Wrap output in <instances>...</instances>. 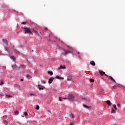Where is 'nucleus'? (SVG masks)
Listing matches in <instances>:
<instances>
[{
  "label": "nucleus",
  "mask_w": 125,
  "mask_h": 125,
  "mask_svg": "<svg viewBox=\"0 0 125 125\" xmlns=\"http://www.w3.org/2000/svg\"><path fill=\"white\" fill-rule=\"evenodd\" d=\"M23 30L24 31L25 34H32V31H31L30 28L24 27Z\"/></svg>",
  "instance_id": "1"
},
{
  "label": "nucleus",
  "mask_w": 125,
  "mask_h": 125,
  "mask_svg": "<svg viewBox=\"0 0 125 125\" xmlns=\"http://www.w3.org/2000/svg\"><path fill=\"white\" fill-rule=\"evenodd\" d=\"M83 107H84V108H86V109H88V108H89V106H88L87 105H85V104H83Z\"/></svg>",
  "instance_id": "13"
},
{
  "label": "nucleus",
  "mask_w": 125,
  "mask_h": 125,
  "mask_svg": "<svg viewBox=\"0 0 125 125\" xmlns=\"http://www.w3.org/2000/svg\"><path fill=\"white\" fill-rule=\"evenodd\" d=\"M55 78L56 79H58V80H61V79H62L63 80L64 79V78H63V77L61 78V77H60L59 76H56Z\"/></svg>",
  "instance_id": "11"
},
{
  "label": "nucleus",
  "mask_w": 125,
  "mask_h": 125,
  "mask_svg": "<svg viewBox=\"0 0 125 125\" xmlns=\"http://www.w3.org/2000/svg\"><path fill=\"white\" fill-rule=\"evenodd\" d=\"M99 73L101 76H103V75H105V72H103V71L100 70Z\"/></svg>",
  "instance_id": "8"
},
{
  "label": "nucleus",
  "mask_w": 125,
  "mask_h": 125,
  "mask_svg": "<svg viewBox=\"0 0 125 125\" xmlns=\"http://www.w3.org/2000/svg\"><path fill=\"white\" fill-rule=\"evenodd\" d=\"M24 115L25 116H27L28 115V113H27V112H25L24 113Z\"/></svg>",
  "instance_id": "27"
},
{
  "label": "nucleus",
  "mask_w": 125,
  "mask_h": 125,
  "mask_svg": "<svg viewBox=\"0 0 125 125\" xmlns=\"http://www.w3.org/2000/svg\"><path fill=\"white\" fill-rule=\"evenodd\" d=\"M90 64L91 65H92V66H95V62H94V61H92L90 62Z\"/></svg>",
  "instance_id": "5"
},
{
  "label": "nucleus",
  "mask_w": 125,
  "mask_h": 125,
  "mask_svg": "<svg viewBox=\"0 0 125 125\" xmlns=\"http://www.w3.org/2000/svg\"><path fill=\"white\" fill-rule=\"evenodd\" d=\"M43 83H45L46 82H45V81H43Z\"/></svg>",
  "instance_id": "36"
},
{
  "label": "nucleus",
  "mask_w": 125,
  "mask_h": 125,
  "mask_svg": "<svg viewBox=\"0 0 125 125\" xmlns=\"http://www.w3.org/2000/svg\"><path fill=\"white\" fill-rule=\"evenodd\" d=\"M109 78L110 79L112 80V81H114V82H115V80H114V78H113V77L109 76Z\"/></svg>",
  "instance_id": "22"
},
{
  "label": "nucleus",
  "mask_w": 125,
  "mask_h": 125,
  "mask_svg": "<svg viewBox=\"0 0 125 125\" xmlns=\"http://www.w3.org/2000/svg\"><path fill=\"white\" fill-rule=\"evenodd\" d=\"M26 78L27 79H31V76L27 75H26Z\"/></svg>",
  "instance_id": "17"
},
{
  "label": "nucleus",
  "mask_w": 125,
  "mask_h": 125,
  "mask_svg": "<svg viewBox=\"0 0 125 125\" xmlns=\"http://www.w3.org/2000/svg\"><path fill=\"white\" fill-rule=\"evenodd\" d=\"M12 68L13 69H15V70H18L19 69L18 67H17V66L15 64L12 66Z\"/></svg>",
  "instance_id": "4"
},
{
  "label": "nucleus",
  "mask_w": 125,
  "mask_h": 125,
  "mask_svg": "<svg viewBox=\"0 0 125 125\" xmlns=\"http://www.w3.org/2000/svg\"><path fill=\"white\" fill-rule=\"evenodd\" d=\"M105 75L106 76V77H108V75L105 74Z\"/></svg>",
  "instance_id": "34"
},
{
  "label": "nucleus",
  "mask_w": 125,
  "mask_h": 125,
  "mask_svg": "<svg viewBox=\"0 0 125 125\" xmlns=\"http://www.w3.org/2000/svg\"><path fill=\"white\" fill-rule=\"evenodd\" d=\"M121 106V104H117V107L119 108V107H120V106Z\"/></svg>",
  "instance_id": "26"
},
{
  "label": "nucleus",
  "mask_w": 125,
  "mask_h": 125,
  "mask_svg": "<svg viewBox=\"0 0 125 125\" xmlns=\"http://www.w3.org/2000/svg\"><path fill=\"white\" fill-rule=\"evenodd\" d=\"M45 30H47V28H46L45 29Z\"/></svg>",
  "instance_id": "38"
},
{
  "label": "nucleus",
  "mask_w": 125,
  "mask_h": 125,
  "mask_svg": "<svg viewBox=\"0 0 125 125\" xmlns=\"http://www.w3.org/2000/svg\"><path fill=\"white\" fill-rule=\"evenodd\" d=\"M59 98V101H62V99L61 98V97H60Z\"/></svg>",
  "instance_id": "29"
},
{
  "label": "nucleus",
  "mask_w": 125,
  "mask_h": 125,
  "mask_svg": "<svg viewBox=\"0 0 125 125\" xmlns=\"http://www.w3.org/2000/svg\"><path fill=\"white\" fill-rule=\"evenodd\" d=\"M111 113H114V114H115V113H116V111L114 109L112 110Z\"/></svg>",
  "instance_id": "23"
},
{
  "label": "nucleus",
  "mask_w": 125,
  "mask_h": 125,
  "mask_svg": "<svg viewBox=\"0 0 125 125\" xmlns=\"http://www.w3.org/2000/svg\"><path fill=\"white\" fill-rule=\"evenodd\" d=\"M15 115H18V114H19V113L18 112V111H16L15 112Z\"/></svg>",
  "instance_id": "24"
},
{
  "label": "nucleus",
  "mask_w": 125,
  "mask_h": 125,
  "mask_svg": "<svg viewBox=\"0 0 125 125\" xmlns=\"http://www.w3.org/2000/svg\"><path fill=\"white\" fill-rule=\"evenodd\" d=\"M65 66H62V65H61L60 66V68H59V69H65Z\"/></svg>",
  "instance_id": "14"
},
{
  "label": "nucleus",
  "mask_w": 125,
  "mask_h": 125,
  "mask_svg": "<svg viewBox=\"0 0 125 125\" xmlns=\"http://www.w3.org/2000/svg\"><path fill=\"white\" fill-rule=\"evenodd\" d=\"M38 88H39V89H40V90L42 89V90H43V89H44L43 87H39Z\"/></svg>",
  "instance_id": "20"
},
{
  "label": "nucleus",
  "mask_w": 125,
  "mask_h": 125,
  "mask_svg": "<svg viewBox=\"0 0 125 125\" xmlns=\"http://www.w3.org/2000/svg\"><path fill=\"white\" fill-rule=\"evenodd\" d=\"M67 80L68 81H72V77H70V78L68 77L67 78Z\"/></svg>",
  "instance_id": "18"
},
{
  "label": "nucleus",
  "mask_w": 125,
  "mask_h": 125,
  "mask_svg": "<svg viewBox=\"0 0 125 125\" xmlns=\"http://www.w3.org/2000/svg\"><path fill=\"white\" fill-rule=\"evenodd\" d=\"M68 99H69V100H72V101H73L75 99V97L74 96V95H73L72 94L68 95Z\"/></svg>",
  "instance_id": "2"
},
{
  "label": "nucleus",
  "mask_w": 125,
  "mask_h": 125,
  "mask_svg": "<svg viewBox=\"0 0 125 125\" xmlns=\"http://www.w3.org/2000/svg\"><path fill=\"white\" fill-rule=\"evenodd\" d=\"M2 84H3V82H1L0 83V85H2Z\"/></svg>",
  "instance_id": "25"
},
{
  "label": "nucleus",
  "mask_w": 125,
  "mask_h": 125,
  "mask_svg": "<svg viewBox=\"0 0 125 125\" xmlns=\"http://www.w3.org/2000/svg\"><path fill=\"white\" fill-rule=\"evenodd\" d=\"M5 95H6V96H7V97H8V98H12V96H11V95H10L7 94V93H6V94H5Z\"/></svg>",
  "instance_id": "9"
},
{
  "label": "nucleus",
  "mask_w": 125,
  "mask_h": 125,
  "mask_svg": "<svg viewBox=\"0 0 125 125\" xmlns=\"http://www.w3.org/2000/svg\"><path fill=\"white\" fill-rule=\"evenodd\" d=\"M11 59H12L13 60H14V61H15L16 58H15V57L14 56H12L11 57Z\"/></svg>",
  "instance_id": "12"
},
{
  "label": "nucleus",
  "mask_w": 125,
  "mask_h": 125,
  "mask_svg": "<svg viewBox=\"0 0 125 125\" xmlns=\"http://www.w3.org/2000/svg\"><path fill=\"white\" fill-rule=\"evenodd\" d=\"M106 104L107 105H108V106H111V102L109 100H107L106 101Z\"/></svg>",
  "instance_id": "10"
},
{
  "label": "nucleus",
  "mask_w": 125,
  "mask_h": 125,
  "mask_svg": "<svg viewBox=\"0 0 125 125\" xmlns=\"http://www.w3.org/2000/svg\"><path fill=\"white\" fill-rule=\"evenodd\" d=\"M73 125V123L70 124V125Z\"/></svg>",
  "instance_id": "35"
},
{
  "label": "nucleus",
  "mask_w": 125,
  "mask_h": 125,
  "mask_svg": "<svg viewBox=\"0 0 125 125\" xmlns=\"http://www.w3.org/2000/svg\"><path fill=\"white\" fill-rule=\"evenodd\" d=\"M49 81L48 82V83H51L52 82H53V78H49Z\"/></svg>",
  "instance_id": "6"
},
{
  "label": "nucleus",
  "mask_w": 125,
  "mask_h": 125,
  "mask_svg": "<svg viewBox=\"0 0 125 125\" xmlns=\"http://www.w3.org/2000/svg\"><path fill=\"white\" fill-rule=\"evenodd\" d=\"M71 117L72 118V119H74V115L71 114Z\"/></svg>",
  "instance_id": "28"
},
{
  "label": "nucleus",
  "mask_w": 125,
  "mask_h": 125,
  "mask_svg": "<svg viewBox=\"0 0 125 125\" xmlns=\"http://www.w3.org/2000/svg\"><path fill=\"white\" fill-rule=\"evenodd\" d=\"M22 24H23L24 25H25V24H26V22H22Z\"/></svg>",
  "instance_id": "30"
},
{
  "label": "nucleus",
  "mask_w": 125,
  "mask_h": 125,
  "mask_svg": "<svg viewBox=\"0 0 125 125\" xmlns=\"http://www.w3.org/2000/svg\"><path fill=\"white\" fill-rule=\"evenodd\" d=\"M36 109L37 110H39L40 109V106H39L38 105H36Z\"/></svg>",
  "instance_id": "16"
},
{
  "label": "nucleus",
  "mask_w": 125,
  "mask_h": 125,
  "mask_svg": "<svg viewBox=\"0 0 125 125\" xmlns=\"http://www.w3.org/2000/svg\"><path fill=\"white\" fill-rule=\"evenodd\" d=\"M30 95H35L34 94H30Z\"/></svg>",
  "instance_id": "33"
},
{
  "label": "nucleus",
  "mask_w": 125,
  "mask_h": 125,
  "mask_svg": "<svg viewBox=\"0 0 125 125\" xmlns=\"http://www.w3.org/2000/svg\"><path fill=\"white\" fill-rule=\"evenodd\" d=\"M0 95L1 96V95H2V94H1Z\"/></svg>",
  "instance_id": "39"
},
{
  "label": "nucleus",
  "mask_w": 125,
  "mask_h": 125,
  "mask_svg": "<svg viewBox=\"0 0 125 125\" xmlns=\"http://www.w3.org/2000/svg\"><path fill=\"white\" fill-rule=\"evenodd\" d=\"M21 82H23V79H21Z\"/></svg>",
  "instance_id": "32"
},
{
  "label": "nucleus",
  "mask_w": 125,
  "mask_h": 125,
  "mask_svg": "<svg viewBox=\"0 0 125 125\" xmlns=\"http://www.w3.org/2000/svg\"><path fill=\"white\" fill-rule=\"evenodd\" d=\"M48 73L50 74L51 76H52V75H53V72H52V71H48Z\"/></svg>",
  "instance_id": "15"
},
{
  "label": "nucleus",
  "mask_w": 125,
  "mask_h": 125,
  "mask_svg": "<svg viewBox=\"0 0 125 125\" xmlns=\"http://www.w3.org/2000/svg\"><path fill=\"white\" fill-rule=\"evenodd\" d=\"M68 53H73V52L70 50H64V52H63L62 54L66 55V54H68Z\"/></svg>",
  "instance_id": "3"
},
{
  "label": "nucleus",
  "mask_w": 125,
  "mask_h": 125,
  "mask_svg": "<svg viewBox=\"0 0 125 125\" xmlns=\"http://www.w3.org/2000/svg\"><path fill=\"white\" fill-rule=\"evenodd\" d=\"M38 86H41V85H40V84H39V85H38Z\"/></svg>",
  "instance_id": "37"
},
{
  "label": "nucleus",
  "mask_w": 125,
  "mask_h": 125,
  "mask_svg": "<svg viewBox=\"0 0 125 125\" xmlns=\"http://www.w3.org/2000/svg\"><path fill=\"white\" fill-rule=\"evenodd\" d=\"M90 82L91 83H93V82H94V80L93 79H90Z\"/></svg>",
  "instance_id": "21"
},
{
  "label": "nucleus",
  "mask_w": 125,
  "mask_h": 125,
  "mask_svg": "<svg viewBox=\"0 0 125 125\" xmlns=\"http://www.w3.org/2000/svg\"><path fill=\"white\" fill-rule=\"evenodd\" d=\"M113 107H114V109L117 110V105L116 104H113Z\"/></svg>",
  "instance_id": "19"
},
{
  "label": "nucleus",
  "mask_w": 125,
  "mask_h": 125,
  "mask_svg": "<svg viewBox=\"0 0 125 125\" xmlns=\"http://www.w3.org/2000/svg\"><path fill=\"white\" fill-rule=\"evenodd\" d=\"M63 99L66 100V99H68V98H63Z\"/></svg>",
  "instance_id": "31"
},
{
  "label": "nucleus",
  "mask_w": 125,
  "mask_h": 125,
  "mask_svg": "<svg viewBox=\"0 0 125 125\" xmlns=\"http://www.w3.org/2000/svg\"><path fill=\"white\" fill-rule=\"evenodd\" d=\"M2 41H3V42H4V43H5V44L6 45H7V44H8V43H7V40H6V39H3Z\"/></svg>",
  "instance_id": "7"
}]
</instances>
